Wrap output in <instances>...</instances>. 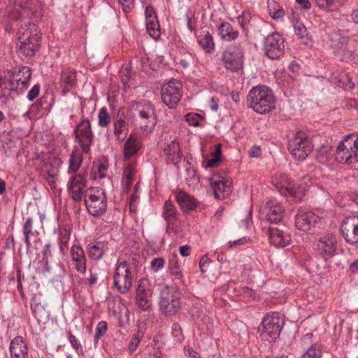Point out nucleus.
I'll return each mask as SVG.
<instances>
[{"label": "nucleus", "mask_w": 358, "mask_h": 358, "mask_svg": "<svg viewBox=\"0 0 358 358\" xmlns=\"http://www.w3.org/2000/svg\"><path fill=\"white\" fill-rule=\"evenodd\" d=\"M108 244L103 241H95L87 244L86 252L88 257L94 261H98L103 258L108 251Z\"/></svg>", "instance_id": "obj_27"}, {"label": "nucleus", "mask_w": 358, "mask_h": 358, "mask_svg": "<svg viewBox=\"0 0 358 358\" xmlns=\"http://www.w3.org/2000/svg\"><path fill=\"white\" fill-rule=\"evenodd\" d=\"M331 45L334 50V54L341 60L348 62L354 58L357 51L358 42L341 32H336L331 35Z\"/></svg>", "instance_id": "obj_4"}, {"label": "nucleus", "mask_w": 358, "mask_h": 358, "mask_svg": "<svg viewBox=\"0 0 358 358\" xmlns=\"http://www.w3.org/2000/svg\"><path fill=\"white\" fill-rule=\"evenodd\" d=\"M244 53L238 45L229 46L222 54V61L224 68L232 73L241 71L243 67Z\"/></svg>", "instance_id": "obj_11"}, {"label": "nucleus", "mask_w": 358, "mask_h": 358, "mask_svg": "<svg viewBox=\"0 0 358 358\" xmlns=\"http://www.w3.org/2000/svg\"><path fill=\"white\" fill-rule=\"evenodd\" d=\"M145 25L147 31L152 38L158 39L160 37V26L157 19L145 21Z\"/></svg>", "instance_id": "obj_46"}, {"label": "nucleus", "mask_w": 358, "mask_h": 358, "mask_svg": "<svg viewBox=\"0 0 358 358\" xmlns=\"http://www.w3.org/2000/svg\"><path fill=\"white\" fill-rule=\"evenodd\" d=\"M70 256L74 268L78 273L85 274L87 271V257L83 248L73 244L71 248Z\"/></svg>", "instance_id": "obj_22"}, {"label": "nucleus", "mask_w": 358, "mask_h": 358, "mask_svg": "<svg viewBox=\"0 0 358 358\" xmlns=\"http://www.w3.org/2000/svg\"><path fill=\"white\" fill-rule=\"evenodd\" d=\"M143 144L134 134H131L125 140L123 145V162H137V155L142 148Z\"/></svg>", "instance_id": "obj_20"}, {"label": "nucleus", "mask_w": 358, "mask_h": 358, "mask_svg": "<svg viewBox=\"0 0 358 358\" xmlns=\"http://www.w3.org/2000/svg\"><path fill=\"white\" fill-rule=\"evenodd\" d=\"M153 290L147 279L138 281L136 289L135 300L139 309L143 311L148 310L152 305Z\"/></svg>", "instance_id": "obj_15"}, {"label": "nucleus", "mask_w": 358, "mask_h": 358, "mask_svg": "<svg viewBox=\"0 0 358 358\" xmlns=\"http://www.w3.org/2000/svg\"><path fill=\"white\" fill-rule=\"evenodd\" d=\"M68 340L71 343L72 348L76 350L77 352L81 351L83 350L82 345H80L79 341L76 338V337L71 334V331L67 333Z\"/></svg>", "instance_id": "obj_59"}, {"label": "nucleus", "mask_w": 358, "mask_h": 358, "mask_svg": "<svg viewBox=\"0 0 358 358\" xmlns=\"http://www.w3.org/2000/svg\"><path fill=\"white\" fill-rule=\"evenodd\" d=\"M10 358H29L28 347L22 336H15L10 341L9 346Z\"/></svg>", "instance_id": "obj_24"}, {"label": "nucleus", "mask_w": 358, "mask_h": 358, "mask_svg": "<svg viewBox=\"0 0 358 358\" xmlns=\"http://www.w3.org/2000/svg\"><path fill=\"white\" fill-rule=\"evenodd\" d=\"M313 148L312 143L302 131H297L288 142V150L293 157L297 160H304Z\"/></svg>", "instance_id": "obj_10"}, {"label": "nucleus", "mask_w": 358, "mask_h": 358, "mask_svg": "<svg viewBox=\"0 0 358 358\" xmlns=\"http://www.w3.org/2000/svg\"><path fill=\"white\" fill-rule=\"evenodd\" d=\"M341 231L347 243H358V215L346 217L341 223Z\"/></svg>", "instance_id": "obj_18"}, {"label": "nucleus", "mask_w": 358, "mask_h": 358, "mask_svg": "<svg viewBox=\"0 0 358 358\" xmlns=\"http://www.w3.org/2000/svg\"><path fill=\"white\" fill-rule=\"evenodd\" d=\"M321 217L313 211H299L295 216L296 227L303 231H308L315 227Z\"/></svg>", "instance_id": "obj_21"}, {"label": "nucleus", "mask_w": 358, "mask_h": 358, "mask_svg": "<svg viewBox=\"0 0 358 358\" xmlns=\"http://www.w3.org/2000/svg\"><path fill=\"white\" fill-rule=\"evenodd\" d=\"M31 77V70L29 66H22L17 71H14V78L18 84L20 93L28 87Z\"/></svg>", "instance_id": "obj_31"}, {"label": "nucleus", "mask_w": 358, "mask_h": 358, "mask_svg": "<svg viewBox=\"0 0 358 358\" xmlns=\"http://www.w3.org/2000/svg\"><path fill=\"white\" fill-rule=\"evenodd\" d=\"M162 216L167 222V229H169L172 222L177 218L176 209L173 203L170 201H166L164 205Z\"/></svg>", "instance_id": "obj_40"}, {"label": "nucleus", "mask_w": 358, "mask_h": 358, "mask_svg": "<svg viewBox=\"0 0 358 358\" xmlns=\"http://www.w3.org/2000/svg\"><path fill=\"white\" fill-rule=\"evenodd\" d=\"M134 110L137 112L136 117L140 129L144 134H150L157 122L154 106L149 102L138 103Z\"/></svg>", "instance_id": "obj_7"}, {"label": "nucleus", "mask_w": 358, "mask_h": 358, "mask_svg": "<svg viewBox=\"0 0 358 358\" xmlns=\"http://www.w3.org/2000/svg\"><path fill=\"white\" fill-rule=\"evenodd\" d=\"M164 152L167 156L168 160L173 163H177L181 157L179 143L176 139L167 142L164 148Z\"/></svg>", "instance_id": "obj_37"}, {"label": "nucleus", "mask_w": 358, "mask_h": 358, "mask_svg": "<svg viewBox=\"0 0 358 358\" xmlns=\"http://www.w3.org/2000/svg\"><path fill=\"white\" fill-rule=\"evenodd\" d=\"M107 329L108 324L106 321H101L96 324L94 336V345L98 343L99 339L106 333Z\"/></svg>", "instance_id": "obj_50"}, {"label": "nucleus", "mask_w": 358, "mask_h": 358, "mask_svg": "<svg viewBox=\"0 0 358 358\" xmlns=\"http://www.w3.org/2000/svg\"><path fill=\"white\" fill-rule=\"evenodd\" d=\"M218 35L224 41L231 42L235 41L239 35V31L229 22H222L217 27Z\"/></svg>", "instance_id": "obj_35"}, {"label": "nucleus", "mask_w": 358, "mask_h": 358, "mask_svg": "<svg viewBox=\"0 0 358 358\" xmlns=\"http://www.w3.org/2000/svg\"><path fill=\"white\" fill-rule=\"evenodd\" d=\"M270 243L276 248H284L290 243L288 234L276 228L270 227L268 231Z\"/></svg>", "instance_id": "obj_25"}, {"label": "nucleus", "mask_w": 358, "mask_h": 358, "mask_svg": "<svg viewBox=\"0 0 358 358\" xmlns=\"http://www.w3.org/2000/svg\"><path fill=\"white\" fill-rule=\"evenodd\" d=\"M73 135L75 141L79 145L83 152L85 154L90 153L94 138L90 120L88 119L82 120L76 125L73 131Z\"/></svg>", "instance_id": "obj_13"}, {"label": "nucleus", "mask_w": 358, "mask_h": 358, "mask_svg": "<svg viewBox=\"0 0 358 358\" xmlns=\"http://www.w3.org/2000/svg\"><path fill=\"white\" fill-rule=\"evenodd\" d=\"M40 85L36 84L34 85L31 89L28 92L27 98L29 101L34 100L39 94Z\"/></svg>", "instance_id": "obj_61"}, {"label": "nucleus", "mask_w": 358, "mask_h": 358, "mask_svg": "<svg viewBox=\"0 0 358 358\" xmlns=\"http://www.w3.org/2000/svg\"><path fill=\"white\" fill-rule=\"evenodd\" d=\"M267 7L269 15L275 20H282L285 15L282 7L275 0H268Z\"/></svg>", "instance_id": "obj_41"}, {"label": "nucleus", "mask_w": 358, "mask_h": 358, "mask_svg": "<svg viewBox=\"0 0 358 358\" xmlns=\"http://www.w3.org/2000/svg\"><path fill=\"white\" fill-rule=\"evenodd\" d=\"M271 183L276 187L282 195L285 196H287L288 187L291 182L285 174H275L272 177Z\"/></svg>", "instance_id": "obj_39"}, {"label": "nucleus", "mask_w": 358, "mask_h": 358, "mask_svg": "<svg viewBox=\"0 0 358 358\" xmlns=\"http://www.w3.org/2000/svg\"><path fill=\"white\" fill-rule=\"evenodd\" d=\"M62 83L65 85V88H69L75 85L76 82V72H64L62 75Z\"/></svg>", "instance_id": "obj_51"}, {"label": "nucleus", "mask_w": 358, "mask_h": 358, "mask_svg": "<svg viewBox=\"0 0 358 358\" xmlns=\"http://www.w3.org/2000/svg\"><path fill=\"white\" fill-rule=\"evenodd\" d=\"M42 255H43V260L45 262L46 264L48 262V259L50 257H52V246L50 243H48L45 245L43 250H42Z\"/></svg>", "instance_id": "obj_62"}, {"label": "nucleus", "mask_w": 358, "mask_h": 358, "mask_svg": "<svg viewBox=\"0 0 358 358\" xmlns=\"http://www.w3.org/2000/svg\"><path fill=\"white\" fill-rule=\"evenodd\" d=\"M99 279V274L93 269L89 270V277L85 278L84 282L88 285L89 287H94L97 282Z\"/></svg>", "instance_id": "obj_58"}, {"label": "nucleus", "mask_w": 358, "mask_h": 358, "mask_svg": "<svg viewBox=\"0 0 358 358\" xmlns=\"http://www.w3.org/2000/svg\"><path fill=\"white\" fill-rule=\"evenodd\" d=\"M85 203L87 212L93 217L103 215L107 210V199L105 192L99 187L90 188L85 195Z\"/></svg>", "instance_id": "obj_5"}, {"label": "nucleus", "mask_w": 358, "mask_h": 358, "mask_svg": "<svg viewBox=\"0 0 358 358\" xmlns=\"http://www.w3.org/2000/svg\"><path fill=\"white\" fill-rule=\"evenodd\" d=\"M135 192L131 194L129 200V209L131 212L135 211L136 203L138 199V196L136 194V190L138 189V184L136 183L135 185Z\"/></svg>", "instance_id": "obj_64"}, {"label": "nucleus", "mask_w": 358, "mask_h": 358, "mask_svg": "<svg viewBox=\"0 0 358 358\" xmlns=\"http://www.w3.org/2000/svg\"><path fill=\"white\" fill-rule=\"evenodd\" d=\"M144 334L145 329L143 327H138L129 344L128 348L130 354H133L137 350Z\"/></svg>", "instance_id": "obj_44"}, {"label": "nucleus", "mask_w": 358, "mask_h": 358, "mask_svg": "<svg viewBox=\"0 0 358 358\" xmlns=\"http://www.w3.org/2000/svg\"><path fill=\"white\" fill-rule=\"evenodd\" d=\"M306 188L301 185L290 184L288 187L287 196L292 199V201L299 202L304 197Z\"/></svg>", "instance_id": "obj_43"}, {"label": "nucleus", "mask_w": 358, "mask_h": 358, "mask_svg": "<svg viewBox=\"0 0 358 358\" xmlns=\"http://www.w3.org/2000/svg\"><path fill=\"white\" fill-rule=\"evenodd\" d=\"M193 57L189 52H186L181 57L176 59L177 64L181 65L184 69L189 67L190 63L192 62Z\"/></svg>", "instance_id": "obj_57"}, {"label": "nucleus", "mask_w": 358, "mask_h": 358, "mask_svg": "<svg viewBox=\"0 0 358 358\" xmlns=\"http://www.w3.org/2000/svg\"><path fill=\"white\" fill-rule=\"evenodd\" d=\"M265 210L266 220L271 223L280 222L285 214V209L277 200L271 199L266 202Z\"/></svg>", "instance_id": "obj_23"}, {"label": "nucleus", "mask_w": 358, "mask_h": 358, "mask_svg": "<svg viewBox=\"0 0 358 358\" xmlns=\"http://www.w3.org/2000/svg\"><path fill=\"white\" fill-rule=\"evenodd\" d=\"M167 273L173 281L182 282L184 278L182 269L179 264L177 255H173L169 259Z\"/></svg>", "instance_id": "obj_33"}, {"label": "nucleus", "mask_w": 358, "mask_h": 358, "mask_svg": "<svg viewBox=\"0 0 358 358\" xmlns=\"http://www.w3.org/2000/svg\"><path fill=\"white\" fill-rule=\"evenodd\" d=\"M250 13L247 10L243 11L241 15L238 16V24L241 26V27H243V30L245 29V24L250 20Z\"/></svg>", "instance_id": "obj_60"}, {"label": "nucleus", "mask_w": 358, "mask_h": 358, "mask_svg": "<svg viewBox=\"0 0 358 358\" xmlns=\"http://www.w3.org/2000/svg\"><path fill=\"white\" fill-rule=\"evenodd\" d=\"M0 90L20 92L18 84L14 78V71L6 70L0 73Z\"/></svg>", "instance_id": "obj_30"}, {"label": "nucleus", "mask_w": 358, "mask_h": 358, "mask_svg": "<svg viewBox=\"0 0 358 358\" xmlns=\"http://www.w3.org/2000/svg\"><path fill=\"white\" fill-rule=\"evenodd\" d=\"M180 308V294L173 287H164L160 292L159 308L166 315H172Z\"/></svg>", "instance_id": "obj_9"}, {"label": "nucleus", "mask_w": 358, "mask_h": 358, "mask_svg": "<svg viewBox=\"0 0 358 358\" xmlns=\"http://www.w3.org/2000/svg\"><path fill=\"white\" fill-rule=\"evenodd\" d=\"M343 0H315L316 5L324 10H332L340 6Z\"/></svg>", "instance_id": "obj_48"}, {"label": "nucleus", "mask_w": 358, "mask_h": 358, "mask_svg": "<svg viewBox=\"0 0 358 358\" xmlns=\"http://www.w3.org/2000/svg\"><path fill=\"white\" fill-rule=\"evenodd\" d=\"M136 163L123 162V176L122 185L124 190H128L132 185L136 174Z\"/></svg>", "instance_id": "obj_32"}, {"label": "nucleus", "mask_w": 358, "mask_h": 358, "mask_svg": "<svg viewBox=\"0 0 358 358\" xmlns=\"http://www.w3.org/2000/svg\"><path fill=\"white\" fill-rule=\"evenodd\" d=\"M71 232V227L68 224H59L57 229L54 231V233L57 234V243L62 255H64L69 249Z\"/></svg>", "instance_id": "obj_26"}, {"label": "nucleus", "mask_w": 358, "mask_h": 358, "mask_svg": "<svg viewBox=\"0 0 358 358\" xmlns=\"http://www.w3.org/2000/svg\"><path fill=\"white\" fill-rule=\"evenodd\" d=\"M336 236L328 233L321 236L315 243V250L317 255L324 259L332 257L336 254L337 249Z\"/></svg>", "instance_id": "obj_17"}, {"label": "nucleus", "mask_w": 358, "mask_h": 358, "mask_svg": "<svg viewBox=\"0 0 358 358\" xmlns=\"http://www.w3.org/2000/svg\"><path fill=\"white\" fill-rule=\"evenodd\" d=\"M165 259L163 257H155L150 261V270L154 273H158L164 268Z\"/></svg>", "instance_id": "obj_55"}, {"label": "nucleus", "mask_w": 358, "mask_h": 358, "mask_svg": "<svg viewBox=\"0 0 358 358\" xmlns=\"http://www.w3.org/2000/svg\"><path fill=\"white\" fill-rule=\"evenodd\" d=\"M86 178V172L75 174L67 182L66 187L69 196L76 202L80 201L85 195L84 193L87 187Z\"/></svg>", "instance_id": "obj_16"}, {"label": "nucleus", "mask_w": 358, "mask_h": 358, "mask_svg": "<svg viewBox=\"0 0 358 358\" xmlns=\"http://www.w3.org/2000/svg\"><path fill=\"white\" fill-rule=\"evenodd\" d=\"M108 171V165L104 162H94L90 171V178L93 180L103 178Z\"/></svg>", "instance_id": "obj_42"}, {"label": "nucleus", "mask_w": 358, "mask_h": 358, "mask_svg": "<svg viewBox=\"0 0 358 358\" xmlns=\"http://www.w3.org/2000/svg\"><path fill=\"white\" fill-rule=\"evenodd\" d=\"M185 121L189 126L198 127L203 117L198 113H189L185 116Z\"/></svg>", "instance_id": "obj_53"}, {"label": "nucleus", "mask_w": 358, "mask_h": 358, "mask_svg": "<svg viewBox=\"0 0 358 358\" xmlns=\"http://www.w3.org/2000/svg\"><path fill=\"white\" fill-rule=\"evenodd\" d=\"M110 122V117L106 108H101L98 114V124L101 127H106Z\"/></svg>", "instance_id": "obj_49"}, {"label": "nucleus", "mask_w": 358, "mask_h": 358, "mask_svg": "<svg viewBox=\"0 0 358 358\" xmlns=\"http://www.w3.org/2000/svg\"><path fill=\"white\" fill-rule=\"evenodd\" d=\"M115 267L113 285L120 293L126 294L131 287L134 279L130 263L118 259Z\"/></svg>", "instance_id": "obj_8"}, {"label": "nucleus", "mask_w": 358, "mask_h": 358, "mask_svg": "<svg viewBox=\"0 0 358 358\" xmlns=\"http://www.w3.org/2000/svg\"><path fill=\"white\" fill-rule=\"evenodd\" d=\"M176 201L183 212L194 210L197 205V200L192 195L183 190H180L176 195Z\"/></svg>", "instance_id": "obj_28"}, {"label": "nucleus", "mask_w": 358, "mask_h": 358, "mask_svg": "<svg viewBox=\"0 0 358 358\" xmlns=\"http://www.w3.org/2000/svg\"><path fill=\"white\" fill-rule=\"evenodd\" d=\"M221 150L220 145H218L213 154V157L211 159H208L205 162L206 168L216 167L220 161Z\"/></svg>", "instance_id": "obj_54"}, {"label": "nucleus", "mask_w": 358, "mask_h": 358, "mask_svg": "<svg viewBox=\"0 0 358 358\" xmlns=\"http://www.w3.org/2000/svg\"><path fill=\"white\" fill-rule=\"evenodd\" d=\"M83 154L82 150L76 146L73 147L69 157L68 173L74 174L79 170L83 161Z\"/></svg>", "instance_id": "obj_36"}, {"label": "nucleus", "mask_w": 358, "mask_h": 358, "mask_svg": "<svg viewBox=\"0 0 358 358\" xmlns=\"http://www.w3.org/2000/svg\"><path fill=\"white\" fill-rule=\"evenodd\" d=\"M34 234V232L33 231V219L31 217H29L27 218L23 224V235L24 238V243L27 249H29L31 245L30 236Z\"/></svg>", "instance_id": "obj_45"}, {"label": "nucleus", "mask_w": 358, "mask_h": 358, "mask_svg": "<svg viewBox=\"0 0 358 358\" xmlns=\"http://www.w3.org/2000/svg\"><path fill=\"white\" fill-rule=\"evenodd\" d=\"M333 83L345 90H352L355 87V83L348 73L336 72L332 77Z\"/></svg>", "instance_id": "obj_38"}, {"label": "nucleus", "mask_w": 358, "mask_h": 358, "mask_svg": "<svg viewBox=\"0 0 358 358\" xmlns=\"http://www.w3.org/2000/svg\"><path fill=\"white\" fill-rule=\"evenodd\" d=\"M210 186L217 199H225L232 190L231 180L227 176H221L219 174L213 176L210 180Z\"/></svg>", "instance_id": "obj_19"}, {"label": "nucleus", "mask_w": 358, "mask_h": 358, "mask_svg": "<svg viewBox=\"0 0 358 358\" xmlns=\"http://www.w3.org/2000/svg\"><path fill=\"white\" fill-rule=\"evenodd\" d=\"M31 310L34 317L38 321H41L45 315V308L40 303H35L31 305Z\"/></svg>", "instance_id": "obj_56"}, {"label": "nucleus", "mask_w": 358, "mask_h": 358, "mask_svg": "<svg viewBox=\"0 0 358 358\" xmlns=\"http://www.w3.org/2000/svg\"><path fill=\"white\" fill-rule=\"evenodd\" d=\"M264 50L268 58L279 59L285 52V38L277 32L268 34L264 38Z\"/></svg>", "instance_id": "obj_14"}, {"label": "nucleus", "mask_w": 358, "mask_h": 358, "mask_svg": "<svg viewBox=\"0 0 358 358\" xmlns=\"http://www.w3.org/2000/svg\"><path fill=\"white\" fill-rule=\"evenodd\" d=\"M247 101L249 107L260 114L271 111L275 106L273 93L266 86L252 87L248 95Z\"/></svg>", "instance_id": "obj_2"}, {"label": "nucleus", "mask_w": 358, "mask_h": 358, "mask_svg": "<svg viewBox=\"0 0 358 358\" xmlns=\"http://www.w3.org/2000/svg\"><path fill=\"white\" fill-rule=\"evenodd\" d=\"M196 42L199 46L206 52L211 53L215 50L213 37L207 30H200L196 35Z\"/></svg>", "instance_id": "obj_34"}, {"label": "nucleus", "mask_w": 358, "mask_h": 358, "mask_svg": "<svg viewBox=\"0 0 358 358\" xmlns=\"http://www.w3.org/2000/svg\"><path fill=\"white\" fill-rule=\"evenodd\" d=\"M336 159L339 163L352 164L358 162V136L348 134L339 143Z\"/></svg>", "instance_id": "obj_3"}, {"label": "nucleus", "mask_w": 358, "mask_h": 358, "mask_svg": "<svg viewBox=\"0 0 358 358\" xmlns=\"http://www.w3.org/2000/svg\"><path fill=\"white\" fill-rule=\"evenodd\" d=\"M282 324V320L278 313L266 314L258 327L260 337L262 340L269 342L275 341L280 335Z\"/></svg>", "instance_id": "obj_6"}, {"label": "nucleus", "mask_w": 358, "mask_h": 358, "mask_svg": "<svg viewBox=\"0 0 358 358\" xmlns=\"http://www.w3.org/2000/svg\"><path fill=\"white\" fill-rule=\"evenodd\" d=\"M113 133L117 141L125 140L129 129V124L122 115L117 114L113 124Z\"/></svg>", "instance_id": "obj_29"}, {"label": "nucleus", "mask_w": 358, "mask_h": 358, "mask_svg": "<svg viewBox=\"0 0 358 358\" xmlns=\"http://www.w3.org/2000/svg\"><path fill=\"white\" fill-rule=\"evenodd\" d=\"M145 21L157 19V13L153 7L147 6L145 10Z\"/></svg>", "instance_id": "obj_63"}, {"label": "nucleus", "mask_w": 358, "mask_h": 358, "mask_svg": "<svg viewBox=\"0 0 358 358\" xmlns=\"http://www.w3.org/2000/svg\"><path fill=\"white\" fill-rule=\"evenodd\" d=\"M182 94V83L176 79H171L163 85L161 89V97L163 103L169 108L178 106Z\"/></svg>", "instance_id": "obj_12"}, {"label": "nucleus", "mask_w": 358, "mask_h": 358, "mask_svg": "<svg viewBox=\"0 0 358 358\" xmlns=\"http://www.w3.org/2000/svg\"><path fill=\"white\" fill-rule=\"evenodd\" d=\"M322 355V350L321 345L314 344L307 349V350L301 355V358H321Z\"/></svg>", "instance_id": "obj_47"}, {"label": "nucleus", "mask_w": 358, "mask_h": 358, "mask_svg": "<svg viewBox=\"0 0 358 358\" xmlns=\"http://www.w3.org/2000/svg\"><path fill=\"white\" fill-rule=\"evenodd\" d=\"M38 0H13L8 7L10 20L23 22L17 31L18 52L25 57L35 55L39 45L41 33L35 22L41 17Z\"/></svg>", "instance_id": "obj_1"}, {"label": "nucleus", "mask_w": 358, "mask_h": 358, "mask_svg": "<svg viewBox=\"0 0 358 358\" xmlns=\"http://www.w3.org/2000/svg\"><path fill=\"white\" fill-rule=\"evenodd\" d=\"M121 82L124 86V91L130 88L133 85V78L127 69L120 71Z\"/></svg>", "instance_id": "obj_52"}]
</instances>
